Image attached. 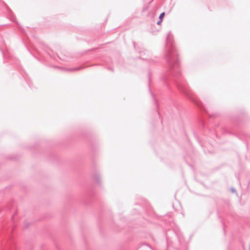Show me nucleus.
Instances as JSON below:
<instances>
[{"instance_id":"obj_2","label":"nucleus","mask_w":250,"mask_h":250,"mask_svg":"<svg viewBox=\"0 0 250 250\" xmlns=\"http://www.w3.org/2000/svg\"><path fill=\"white\" fill-rule=\"evenodd\" d=\"M164 16H165V13H164V12H163V13H161V14H160V16H159V18H160V19L162 20H163V18H164Z\"/></svg>"},{"instance_id":"obj_1","label":"nucleus","mask_w":250,"mask_h":250,"mask_svg":"<svg viewBox=\"0 0 250 250\" xmlns=\"http://www.w3.org/2000/svg\"><path fill=\"white\" fill-rule=\"evenodd\" d=\"M81 69V67H75V68H70L69 69L70 71H77Z\"/></svg>"},{"instance_id":"obj_3","label":"nucleus","mask_w":250,"mask_h":250,"mask_svg":"<svg viewBox=\"0 0 250 250\" xmlns=\"http://www.w3.org/2000/svg\"><path fill=\"white\" fill-rule=\"evenodd\" d=\"M162 20H160V21H159L158 22H157V24H160L161 22H162Z\"/></svg>"}]
</instances>
